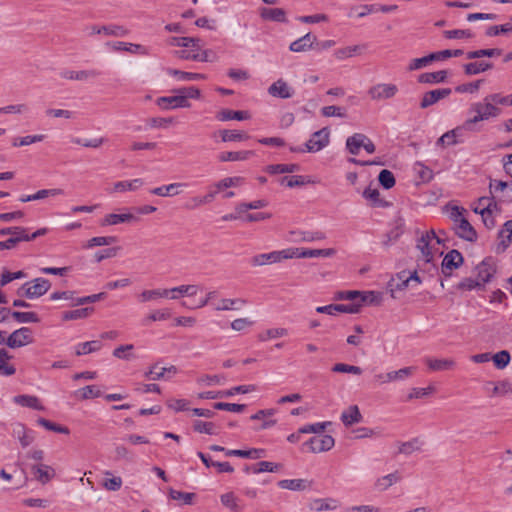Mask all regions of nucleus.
Segmentation results:
<instances>
[{"label":"nucleus","instance_id":"f3484780","mask_svg":"<svg viewBox=\"0 0 512 512\" xmlns=\"http://www.w3.org/2000/svg\"><path fill=\"white\" fill-rule=\"evenodd\" d=\"M31 473L34 478L41 484H46L55 477V470L46 464H34L31 466Z\"/></svg>","mask_w":512,"mask_h":512},{"label":"nucleus","instance_id":"c9c22d12","mask_svg":"<svg viewBox=\"0 0 512 512\" xmlns=\"http://www.w3.org/2000/svg\"><path fill=\"white\" fill-rule=\"evenodd\" d=\"M275 412L276 411L274 409L259 410L258 412H256L255 414H253L251 416V419L263 421L260 428L267 429L276 424V420L268 419V418L272 417L275 414Z\"/></svg>","mask_w":512,"mask_h":512},{"label":"nucleus","instance_id":"58836bf2","mask_svg":"<svg viewBox=\"0 0 512 512\" xmlns=\"http://www.w3.org/2000/svg\"><path fill=\"white\" fill-rule=\"evenodd\" d=\"M102 348V343L99 340H92L78 344L75 347V353L77 356L90 354L99 351Z\"/></svg>","mask_w":512,"mask_h":512},{"label":"nucleus","instance_id":"774afa93","mask_svg":"<svg viewBox=\"0 0 512 512\" xmlns=\"http://www.w3.org/2000/svg\"><path fill=\"white\" fill-rule=\"evenodd\" d=\"M491 360H493L497 368L503 369L510 362V354L508 351L502 350L497 352L495 355L491 356Z\"/></svg>","mask_w":512,"mask_h":512},{"label":"nucleus","instance_id":"72a5a7b5","mask_svg":"<svg viewBox=\"0 0 512 512\" xmlns=\"http://www.w3.org/2000/svg\"><path fill=\"white\" fill-rule=\"evenodd\" d=\"M226 456H237L242 458H251V459H259L265 456V450L264 449H249V450H240V449H233V450H227Z\"/></svg>","mask_w":512,"mask_h":512},{"label":"nucleus","instance_id":"ea45409f","mask_svg":"<svg viewBox=\"0 0 512 512\" xmlns=\"http://www.w3.org/2000/svg\"><path fill=\"white\" fill-rule=\"evenodd\" d=\"M14 402L24 407L33 408L35 410H43L40 400L36 396L18 395L14 397Z\"/></svg>","mask_w":512,"mask_h":512},{"label":"nucleus","instance_id":"39448f33","mask_svg":"<svg viewBox=\"0 0 512 512\" xmlns=\"http://www.w3.org/2000/svg\"><path fill=\"white\" fill-rule=\"evenodd\" d=\"M286 259H291L290 248L281 251H272L269 253L257 254L251 258V264L253 266H264L279 263Z\"/></svg>","mask_w":512,"mask_h":512},{"label":"nucleus","instance_id":"f257e3e1","mask_svg":"<svg viewBox=\"0 0 512 512\" xmlns=\"http://www.w3.org/2000/svg\"><path fill=\"white\" fill-rule=\"evenodd\" d=\"M495 104L494 100L490 99V95H487L483 101L472 104L471 110L475 113V116L468 119L464 123V127L470 128L472 124L480 121H486L491 118H497L501 115L502 110Z\"/></svg>","mask_w":512,"mask_h":512},{"label":"nucleus","instance_id":"052dcab7","mask_svg":"<svg viewBox=\"0 0 512 512\" xmlns=\"http://www.w3.org/2000/svg\"><path fill=\"white\" fill-rule=\"evenodd\" d=\"M92 312H93V308H91V307L67 311L63 314V319L64 320L84 319V318H87L89 316V314Z\"/></svg>","mask_w":512,"mask_h":512},{"label":"nucleus","instance_id":"6ab92c4d","mask_svg":"<svg viewBox=\"0 0 512 512\" xmlns=\"http://www.w3.org/2000/svg\"><path fill=\"white\" fill-rule=\"evenodd\" d=\"M268 93L273 97L288 99L292 97L293 90L284 80L278 79L270 85Z\"/></svg>","mask_w":512,"mask_h":512},{"label":"nucleus","instance_id":"79ce46f5","mask_svg":"<svg viewBox=\"0 0 512 512\" xmlns=\"http://www.w3.org/2000/svg\"><path fill=\"white\" fill-rule=\"evenodd\" d=\"M113 49L117 51H127L133 54H142L147 55V49L140 44L126 43V42H116L113 45Z\"/></svg>","mask_w":512,"mask_h":512},{"label":"nucleus","instance_id":"3c124183","mask_svg":"<svg viewBox=\"0 0 512 512\" xmlns=\"http://www.w3.org/2000/svg\"><path fill=\"white\" fill-rule=\"evenodd\" d=\"M101 394L100 389L96 385H88L75 392V396L82 400L100 397Z\"/></svg>","mask_w":512,"mask_h":512},{"label":"nucleus","instance_id":"423d86ee","mask_svg":"<svg viewBox=\"0 0 512 512\" xmlns=\"http://www.w3.org/2000/svg\"><path fill=\"white\" fill-rule=\"evenodd\" d=\"M34 341L32 330L29 327H21L13 331L7 338L6 345L10 348H20Z\"/></svg>","mask_w":512,"mask_h":512},{"label":"nucleus","instance_id":"6e6d98bb","mask_svg":"<svg viewBox=\"0 0 512 512\" xmlns=\"http://www.w3.org/2000/svg\"><path fill=\"white\" fill-rule=\"evenodd\" d=\"M499 239L503 248H507L512 242V220L506 221L499 231Z\"/></svg>","mask_w":512,"mask_h":512},{"label":"nucleus","instance_id":"473e14b6","mask_svg":"<svg viewBox=\"0 0 512 512\" xmlns=\"http://www.w3.org/2000/svg\"><path fill=\"white\" fill-rule=\"evenodd\" d=\"M187 183H171L168 185H164L161 187H157L152 189L150 192L154 195L160 196V197H169L177 195L179 192L177 191L180 187H186Z\"/></svg>","mask_w":512,"mask_h":512},{"label":"nucleus","instance_id":"c03bdc74","mask_svg":"<svg viewBox=\"0 0 512 512\" xmlns=\"http://www.w3.org/2000/svg\"><path fill=\"white\" fill-rule=\"evenodd\" d=\"M423 441L419 438H413L407 442H403L399 445L398 452L405 455H410L413 452L421 450Z\"/></svg>","mask_w":512,"mask_h":512},{"label":"nucleus","instance_id":"4468645a","mask_svg":"<svg viewBox=\"0 0 512 512\" xmlns=\"http://www.w3.org/2000/svg\"><path fill=\"white\" fill-rule=\"evenodd\" d=\"M86 30L89 35L104 34L107 36L123 37L127 34V30L123 26L119 25H91L86 27Z\"/></svg>","mask_w":512,"mask_h":512},{"label":"nucleus","instance_id":"2eb2a0df","mask_svg":"<svg viewBox=\"0 0 512 512\" xmlns=\"http://www.w3.org/2000/svg\"><path fill=\"white\" fill-rule=\"evenodd\" d=\"M475 271L476 278L484 287V285L491 280L496 269L491 259H485L476 266Z\"/></svg>","mask_w":512,"mask_h":512},{"label":"nucleus","instance_id":"f03ea898","mask_svg":"<svg viewBox=\"0 0 512 512\" xmlns=\"http://www.w3.org/2000/svg\"><path fill=\"white\" fill-rule=\"evenodd\" d=\"M51 283L45 278H36L32 281L24 283L18 290L19 296H24L29 299H35L43 296L48 292Z\"/></svg>","mask_w":512,"mask_h":512},{"label":"nucleus","instance_id":"09e8293b","mask_svg":"<svg viewBox=\"0 0 512 512\" xmlns=\"http://www.w3.org/2000/svg\"><path fill=\"white\" fill-rule=\"evenodd\" d=\"M306 483L304 479H284L278 482V486L282 489L302 491L307 487Z\"/></svg>","mask_w":512,"mask_h":512},{"label":"nucleus","instance_id":"dca6fc26","mask_svg":"<svg viewBox=\"0 0 512 512\" xmlns=\"http://www.w3.org/2000/svg\"><path fill=\"white\" fill-rule=\"evenodd\" d=\"M60 77L66 80H76V81H88L91 79H95L100 75V72L97 70H62L60 72Z\"/></svg>","mask_w":512,"mask_h":512},{"label":"nucleus","instance_id":"bb28decb","mask_svg":"<svg viewBox=\"0 0 512 512\" xmlns=\"http://www.w3.org/2000/svg\"><path fill=\"white\" fill-rule=\"evenodd\" d=\"M166 73L175 77L178 81H197L206 79L205 74L184 72L173 68H166Z\"/></svg>","mask_w":512,"mask_h":512},{"label":"nucleus","instance_id":"f704fd0d","mask_svg":"<svg viewBox=\"0 0 512 512\" xmlns=\"http://www.w3.org/2000/svg\"><path fill=\"white\" fill-rule=\"evenodd\" d=\"M448 72L440 70L436 72H427L419 75L418 81L420 83L435 84L444 82L447 78Z\"/></svg>","mask_w":512,"mask_h":512},{"label":"nucleus","instance_id":"9b49d317","mask_svg":"<svg viewBox=\"0 0 512 512\" xmlns=\"http://www.w3.org/2000/svg\"><path fill=\"white\" fill-rule=\"evenodd\" d=\"M336 253L334 248L327 249H304V248H290V257L292 258H317V257H332Z\"/></svg>","mask_w":512,"mask_h":512},{"label":"nucleus","instance_id":"a878e982","mask_svg":"<svg viewBox=\"0 0 512 512\" xmlns=\"http://www.w3.org/2000/svg\"><path fill=\"white\" fill-rule=\"evenodd\" d=\"M401 475L398 471L379 477L375 482V489L378 491H386L394 484L401 481Z\"/></svg>","mask_w":512,"mask_h":512},{"label":"nucleus","instance_id":"2f4dec72","mask_svg":"<svg viewBox=\"0 0 512 512\" xmlns=\"http://www.w3.org/2000/svg\"><path fill=\"white\" fill-rule=\"evenodd\" d=\"M250 118L248 111H233L229 109H223L217 113V119L220 121L238 120L243 121Z\"/></svg>","mask_w":512,"mask_h":512},{"label":"nucleus","instance_id":"603ef678","mask_svg":"<svg viewBox=\"0 0 512 512\" xmlns=\"http://www.w3.org/2000/svg\"><path fill=\"white\" fill-rule=\"evenodd\" d=\"M501 54H502L501 49L491 48V49H479V50H475V51H469L465 55H466L467 59H479L482 57L500 56Z\"/></svg>","mask_w":512,"mask_h":512},{"label":"nucleus","instance_id":"0e129e2a","mask_svg":"<svg viewBox=\"0 0 512 512\" xmlns=\"http://www.w3.org/2000/svg\"><path fill=\"white\" fill-rule=\"evenodd\" d=\"M363 197L367 200H369L372 205L383 207L386 206V203L381 200L380 193L377 189L367 188L363 192Z\"/></svg>","mask_w":512,"mask_h":512},{"label":"nucleus","instance_id":"9d476101","mask_svg":"<svg viewBox=\"0 0 512 512\" xmlns=\"http://www.w3.org/2000/svg\"><path fill=\"white\" fill-rule=\"evenodd\" d=\"M463 256L457 250L449 251L443 258L441 272L445 277H450L453 270L459 268L463 264Z\"/></svg>","mask_w":512,"mask_h":512},{"label":"nucleus","instance_id":"b1692460","mask_svg":"<svg viewBox=\"0 0 512 512\" xmlns=\"http://www.w3.org/2000/svg\"><path fill=\"white\" fill-rule=\"evenodd\" d=\"M425 363L431 371H446L451 370L455 367L456 363L453 359L450 358H426Z\"/></svg>","mask_w":512,"mask_h":512},{"label":"nucleus","instance_id":"4be33fe9","mask_svg":"<svg viewBox=\"0 0 512 512\" xmlns=\"http://www.w3.org/2000/svg\"><path fill=\"white\" fill-rule=\"evenodd\" d=\"M455 226L456 233L459 237L471 242L477 239V233L475 229L465 217L460 219V221L456 223Z\"/></svg>","mask_w":512,"mask_h":512},{"label":"nucleus","instance_id":"de8ad7c7","mask_svg":"<svg viewBox=\"0 0 512 512\" xmlns=\"http://www.w3.org/2000/svg\"><path fill=\"white\" fill-rule=\"evenodd\" d=\"M221 140L223 142H235V141H243L249 138V136L239 130H228L224 129L220 132Z\"/></svg>","mask_w":512,"mask_h":512},{"label":"nucleus","instance_id":"aec40b11","mask_svg":"<svg viewBox=\"0 0 512 512\" xmlns=\"http://www.w3.org/2000/svg\"><path fill=\"white\" fill-rule=\"evenodd\" d=\"M259 14L263 20L274 21L279 23L287 22L286 12L282 8L261 7L259 9Z\"/></svg>","mask_w":512,"mask_h":512},{"label":"nucleus","instance_id":"20e7f679","mask_svg":"<svg viewBox=\"0 0 512 512\" xmlns=\"http://www.w3.org/2000/svg\"><path fill=\"white\" fill-rule=\"evenodd\" d=\"M330 142V131L327 127L314 132L305 144V150L310 153L318 152L328 146ZM293 151H297L294 149ZM298 151H301L300 149Z\"/></svg>","mask_w":512,"mask_h":512},{"label":"nucleus","instance_id":"6e6552de","mask_svg":"<svg viewBox=\"0 0 512 512\" xmlns=\"http://www.w3.org/2000/svg\"><path fill=\"white\" fill-rule=\"evenodd\" d=\"M123 213H108L100 219L99 225L101 227L115 226L119 224H130L136 222L138 218L133 215L128 209H123Z\"/></svg>","mask_w":512,"mask_h":512},{"label":"nucleus","instance_id":"5fc2aeb1","mask_svg":"<svg viewBox=\"0 0 512 512\" xmlns=\"http://www.w3.org/2000/svg\"><path fill=\"white\" fill-rule=\"evenodd\" d=\"M383 300V295L376 291H365L360 292L359 301L360 303H366L370 305H379Z\"/></svg>","mask_w":512,"mask_h":512},{"label":"nucleus","instance_id":"f8f14e48","mask_svg":"<svg viewBox=\"0 0 512 512\" xmlns=\"http://www.w3.org/2000/svg\"><path fill=\"white\" fill-rule=\"evenodd\" d=\"M305 445L309 446L312 453H321L331 450L335 445V440L331 435H322L310 438Z\"/></svg>","mask_w":512,"mask_h":512},{"label":"nucleus","instance_id":"4d7b16f0","mask_svg":"<svg viewBox=\"0 0 512 512\" xmlns=\"http://www.w3.org/2000/svg\"><path fill=\"white\" fill-rule=\"evenodd\" d=\"M220 500L225 507L229 508L233 512H239L241 510V507L238 504V498L233 492L222 494Z\"/></svg>","mask_w":512,"mask_h":512},{"label":"nucleus","instance_id":"49530a36","mask_svg":"<svg viewBox=\"0 0 512 512\" xmlns=\"http://www.w3.org/2000/svg\"><path fill=\"white\" fill-rule=\"evenodd\" d=\"M117 241L115 236H97L89 239L83 244L84 249H92L96 246H107Z\"/></svg>","mask_w":512,"mask_h":512},{"label":"nucleus","instance_id":"e433bc0d","mask_svg":"<svg viewBox=\"0 0 512 512\" xmlns=\"http://www.w3.org/2000/svg\"><path fill=\"white\" fill-rule=\"evenodd\" d=\"M365 136L362 133H355L350 136L346 140V148L347 150L353 154L357 155L359 153L360 148H363Z\"/></svg>","mask_w":512,"mask_h":512},{"label":"nucleus","instance_id":"1a4fd4ad","mask_svg":"<svg viewBox=\"0 0 512 512\" xmlns=\"http://www.w3.org/2000/svg\"><path fill=\"white\" fill-rule=\"evenodd\" d=\"M398 92V87L391 83H379L368 90L372 100L380 101L393 98Z\"/></svg>","mask_w":512,"mask_h":512},{"label":"nucleus","instance_id":"c85d7f7f","mask_svg":"<svg viewBox=\"0 0 512 512\" xmlns=\"http://www.w3.org/2000/svg\"><path fill=\"white\" fill-rule=\"evenodd\" d=\"M176 373L177 368L175 366L158 368L157 365H154L145 373V377L155 381L165 378L166 374L175 375Z\"/></svg>","mask_w":512,"mask_h":512},{"label":"nucleus","instance_id":"7ed1b4c3","mask_svg":"<svg viewBox=\"0 0 512 512\" xmlns=\"http://www.w3.org/2000/svg\"><path fill=\"white\" fill-rule=\"evenodd\" d=\"M421 283V280L417 274V272L411 273L409 276H406L405 272H401L397 274L396 278L391 279L388 283V288L392 298H396V293L398 291H403L410 286H416Z\"/></svg>","mask_w":512,"mask_h":512},{"label":"nucleus","instance_id":"7c9ffc66","mask_svg":"<svg viewBox=\"0 0 512 512\" xmlns=\"http://www.w3.org/2000/svg\"><path fill=\"white\" fill-rule=\"evenodd\" d=\"M166 294L164 288L145 289L138 295V301L140 303L157 301L158 299L166 298Z\"/></svg>","mask_w":512,"mask_h":512},{"label":"nucleus","instance_id":"8fccbe9b","mask_svg":"<svg viewBox=\"0 0 512 512\" xmlns=\"http://www.w3.org/2000/svg\"><path fill=\"white\" fill-rule=\"evenodd\" d=\"M193 429L198 433H204L208 435H217L219 433L216 424L213 422H205L201 420L194 421Z\"/></svg>","mask_w":512,"mask_h":512},{"label":"nucleus","instance_id":"393cba45","mask_svg":"<svg viewBox=\"0 0 512 512\" xmlns=\"http://www.w3.org/2000/svg\"><path fill=\"white\" fill-rule=\"evenodd\" d=\"M362 415L357 405H351L341 414V421L345 426H352L362 421Z\"/></svg>","mask_w":512,"mask_h":512},{"label":"nucleus","instance_id":"a18cd8bd","mask_svg":"<svg viewBox=\"0 0 512 512\" xmlns=\"http://www.w3.org/2000/svg\"><path fill=\"white\" fill-rule=\"evenodd\" d=\"M200 40L198 38L193 37H172L170 40V45L177 47H192L195 50H199Z\"/></svg>","mask_w":512,"mask_h":512},{"label":"nucleus","instance_id":"680f3d73","mask_svg":"<svg viewBox=\"0 0 512 512\" xmlns=\"http://www.w3.org/2000/svg\"><path fill=\"white\" fill-rule=\"evenodd\" d=\"M170 316L171 313L168 309L154 310L152 313L145 317L144 323L150 324L151 322L163 321L168 319Z\"/></svg>","mask_w":512,"mask_h":512},{"label":"nucleus","instance_id":"a211bd4d","mask_svg":"<svg viewBox=\"0 0 512 512\" xmlns=\"http://www.w3.org/2000/svg\"><path fill=\"white\" fill-rule=\"evenodd\" d=\"M451 94L450 88H440L431 90L425 93L421 99L420 107L422 109L428 108L431 105H434L439 100L448 97Z\"/></svg>","mask_w":512,"mask_h":512},{"label":"nucleus","instance_id":"13d9d810","mask_svg":"<svg viewBox=\"0 0 512 512\" xmlns=\"http://www.w3.org/2000/svg\"><path fill=\"white\" fill-rule=\"evenodd\" d=\"M11 316L19 323H37L39 318L34 312L13 311Z\"/></svg>","mask_w":512,"mask_h":512},{"label":"nucleus","instance_id":"5701e85b","mask_svg":"<svg viewBox=\"0 0 512 512\" xmlns=\"http://www.w3.org/2000/svg\"><path fill=\"white\" fill-rule=\"evenodd\" d=\"M144 185V181L141 178H135L132 180H124L118 181L113 184V188L111 192H127V191H137Z\"/></svg>","mask_w":512,"mask_h":512},{"label":"nucleus","instance_id":"4c0bfd02","mask_svg":"<svg viewBox=\"0 0 512 512\" xmlns=\"http://www.w3.org/2000/svg\"><path fill=\"white\" fill-rule=\"evenodd\" d=\"M253 154V151L222 152L218 155V159L221 162L245 161Z\"/></svg>","mask_w":512,"mask_h":512},{"label":"nucleus","instance_id":"864d4df0","mask_svg":"<svg viewBox=\"0 0 512 512\" xmlns=\"http://www.w3.org/2000/svg\"><path fill=\"white\" fill-rule=\"evenodd\" d=\"M169 497L176 501H181L183 504L191 505L196 497L195 493L181 492L170 488L168 490Z\"/></svg>","mask_w":512,"mask_h":512},{"label":"nucleus","instance_id":"37998d69","mask_svg":"<svg viewBox=\"0 0 512 512\" xmlns=\"http://www.w3.org/2000/svg\"><path fill=\"white\" fill-rule=\"evenodd\" d=\"M240 304L241 306L246 304L244 299H228L224 298L219 300L217 303L213 304V308L216 311H229L238 309L235 305Z\"/></svg>","mask_w":512,"mask_h":512},{"label":"nucleus","instance_id":"338daca9","mask_svg":"<svg viewBox=\"0 0 512 512\" xmlns=\"http://www.w3.org/2000/svg\"><path fill=\"white\" fill-rule=\"evenodd\" d=\"M360 50V46L354 45V46H347L340 49H337L334 52V56L338 60H345L347 58L353 57L356 53H358Z\"/></svg>","mask_w":512,"mask_h":512},{"label":"nucleus","instance_id":"ddd939ff","mask_svg":"<svg viewBox=\"0 0 512 512\" xmlns=\"http://www.w3.org/2000/svg\"><path fill=\"white\" fill-rule=\"evenodd\" d=\"M157 105L165 110L177 108H189L191 106L189 101H186L179 93L173 96H163L156 100Z\"/></svg>","mask_w":512,"mask_h":512},{"label":"nucleus","instance_id":"412c9836","mask_svg":"<svg viewBox=\"0 0 512 512\" xmlns=\"http://www.w3.org/2000/svg\"><path fill=\"white\" fill-rule=\"evenodd\" d=\"M317 38L315 35L311 33H307L299 39L293 41L289 49L292 52H305L310 50L313 47V44L316 42Z\"/></svg>","mask_w":512,"mask_h":512},{"label":"nucleus","instance_id":"a19ab883","mask_svg":"<svg viewBox=\"0 0 512 512\" xmlns=\"http://www.w3.org/2000/svg\"><path fill=\"white\" fill-rule=\"evenodd\" d=\"M464 129H468L467 127H464V125L462 127H457L453 130H450L446 133H444L437 141L438 144H443V145H454L456 143H458V137H460L462 135V131Z\"/></svg>","mask_w":512,"mask_h":512},{"label":"nucleus","instance_id":"c756f323","mask_svg":"<svg viewBox=\"0 0 512 512\" xmlns=\"http://www.w3.org/2000/svg\"><path fill=\"white\" fill-rule=\"evenodd\" d=\"M493 68V64L487 61L470 62L463 65L466 75H477Z\"/></svg>","mask_w":512,"mask_h":512},{"label":"nucleus","instance_id":"0eeeda50","mask_svg":"<svg viewBox=\"0 0 512 512\" xmlns=\"http://www.w3.org/2000/svg\"><path fill=\"white\" fill-rule=\"evenodd\" d=\"M433 242H435L436 244L441 243V239L436 236V234L433 230L427 232L426 234H423L417 240V248L421 251L426 262H430L433 258V252H432V249L434 248Z\"/></svg>","mask_w":512,"mask_h":512},{"label":"nucleus","instance_id":"e2e57ef3","mask_svg":"<svg viewBox=\"0 0 512 512\" xmlns=\"http://www.w3.org/2000/svg\"><path fill=\"white\" fill-rule=\"evenodd\" d=\"M288 334V330L285 328H271L259 335L261 341H268L270 339H276L284 337Z\"/></svg>","mask_w":512,"mask_h":512},{"label":"nucleus","instance_id":"bf43d9fd","mask_svg":"<svg viewBox=\"0 0 512 512\" xmlns=\"http://www.w3.org/2000/svg\"><path fill=\"white\" fill-rule=\"evenodd\" d=\"M320 112H321V115L324 117L345 118L347 115L345 108L335 106V105L324 106L321 108Z\"/></svg>","mask_w":512,"mask_h":512},{"label":"nucleus","instance_id":"69168bd1","mask_svg":"<svg viewBox=\"0 0 512 512\" xmlns=\"http://www.w3.org/2000/svg\"><path fill=\"white\" fill-rule=\"evenodd\" d=\"M243 182V178L241 177H226L217 183H215V188L217 191H222L224 189L235 187L240 185Z\"/></svg>","mask_w":512,"mask_h":512},{"label":"nucleus","instance_id":"cd10ccee","mask_svg":"<svg viewBox=\"0 0 512 512\" xmlns=\"http://www.w3.org/2000/svg\"><path fill=\"white\" fill-rule=\"evenodd\" d=\"M13 356L6 350L0 349V375L11 376L15 374L16 369L14 365L10 364V360Z\"/></svg>","mask_w":512,"mask_h":512}]
</instances>
